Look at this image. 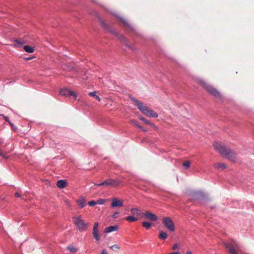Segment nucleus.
I'll return each mask as SVG.
<instances>
[{"label":"nucleus","mask_w":254,"mask_h":254,"mask_svg":"<svg viewBox=\"0 0 254 254\" xmlns=\"http://www.w3.org/2000/svg\"><path fill=\"white\" fill-rule=\"evenodd\" d=\"M131 100L133 102L135 105L137 106L138 109L145 116L149 117L157 118L158 114L149 107L144 106L142 102H139L138 100L134 97H130Z\"/></svg>","instance_id":"1"},{"label":"nucleus","mask_w":254,"mask_h":254,"mask_svg":"<svg viewBox=\"0 0 254 254\" xmlns=\"http://www.w3.org/2000/svg\"><path fill=\"white\" fill-rule=\"evenodd\" d=\"M72 220L73 224L75 225L78 231L83 232L87 230L88 226L89 225V223L88 222H85L82 219L81 215L73 216L72 217Z\"/></svg>","instance_id":"2"},{"label":"nucleus","mask_w":254,"mask_h":254,"mask_svg":"<svg viewBox=\"0 0 254 254\" xmlns=\"http://www.w3.org/2000/svg\"><path fill=\"white\" fill-rule=\"evenodd\" d=\"M200 84L209 94L216 98H220V93L212 85L203 80L200 81Z\"/></svg>","instance_id":"3"},{"label":"nucleus","mask_w":254,"mask_h":254,"mask_svg":"<svg viewBox=\"0 0 254 254\" xmlns=\"http://www.w3.org/2000/svg\"><path fill=\"white\" fill-rule=\"evenodd\" d=\"M100 22L102 27L108 32L112 33L113 34L116 35L117 37L119 38V39L124 42L125 45L127 47H128L129 48H131V47L128 45L127 43V40L125 38L123 35L120 34L118 32L112 29L106 23H105L102 20L100 19Z\"/></svg>","instance_id":"4"},{"label":"nucleus","mask_w":254,"mask_h":254,"mask_svg":"<svg viewBox=\"0 0 254 254\" xmlns=\"http://www.w3.org/2000/svg\"><path fill=\"white\" fill-rule=\"evenodd\" d=\"M223 246L225 247L230 254H239L238 252L240 250V246L236 241H232L226 243L223 242Z\"/></svg>","instance_id":"5"},{"label":"nucleus","mask_w":254,"mask_h":254,"mask_svg":"<svg viewBox=\"0 0 254 254\" xmlns=\"http://www.w3.org/2000/svg\"><path fill=\"white\" fill-rule=\"evenodd\" d=\"M223 157L232 162H235L236 159L235 153L224 146H223Z\"/></svg>","instance_id":"6"},{"label":"nucleus","mask_w":254,"mask_h":254,"mask_svg":"<svg viewBox=\"0 0 254 254\" xmlns=\"http://www.w3.org/2000/svg\"><path fill=\"white\" fill-rule=\"evenodd\" d=\"M162 223L165 227L171 232L175 231L174 224L171 218L164 217L162 219Z\"/></svg>","instance_id":"7"},{"label":"nucleus","mask_w":254,"mask_h":254,"mask_svg":"<svg viewBox=\"0 0 254 254\" xmlns=\"http://www.w3.org/2000/svg\"><path fill=\"white\" fill-rule=\"evenodd\" d=\"M120 184V182L117 180H114L113 179H108L104 180L103 182L101 183L100 185H102L104 186H112V187H116L118 186Z\"/></svg>","instance_id":"8"},{"label":"nucleus","mask_w":254,"mask_h":254,"mask_svg":"<svg viewBox=\"0 0 254 254\" xmlns=\"http://www.w3.org/2000/svg\"><path fill=\"white\" fill-rule=\"evenodd\" d=\"M60 94L64 96H72L74 100H75L77 97L76 94L74 92L71 91L67 88H63L61 89L60 91Z\"/></svg>","instance_id":"9"},{"label":"nucleus","mask_w":254,"mask_h":254,"mask_svg":"<svg viewBox=\"0 0 254 254\" xmlns=\"http://www.w3.org/2000/svg\"><path fill=\"white\" fill-rule=\"evenodd\" d=\"M124 201L119 199L118 198L115 197L112 199V201L111 204V207H122L123 206Z\"/></svg>","instance_id":"10"},{"label":"nucleus","mask_w":254,"mask_h":254,"mask_svg":"<svg viewBox=\"0 0 254 254\" xmlns=\"http://www.w3.org/2000/svg\"><path fill=\"white\" fill-rule=\"evenodd\" d=\"M99 225V223L97 222H96L93 226V235L94 236V238L97 241H99L100 240V236L98 234V227Z\"/></svg>","instance_id":"11"},{"label":"nucleus","mask_w":254,"mask_h":254,"mask_svg":"<svg viewBox=\"0 0 254 254\" xmlns=\"http://www.w3.org/2000/svg\"><path fill=\"white\" fill-rule=\"evenodd\" d=\"M143 215L146 219L150 220L153 221H156L158 220V217L154 213L146 211L143 213Z\"/></svg>","instance_id":"12"},{"label":"nucleus","mask_w":254,"mask_h":254,"mask_svg":"<svg viewBox=\"0 0 254 254\" xmlns=\"http://www.w3.org/2000/svg\"><path fill=\"white\" fill-rule=\"evenodd\" d=\"M213 145L215 149L218 151L220 155H222V145L219 142L215 141L213 142Z\"/></svg>","instance_id":"13"},{"label":"nucleus","mask_w":254,"mask_h":254,"mask_svg":"<svg viewBox=\"0 0 254 254\" xmlns=\"http://www.w3.org/2000/svg\"><path fill=\"white\" fill-rule=\"evenodd\" d=\"M195 196L196 198L200 200H202L205 198H207V194H205L203 191H198L195 193Z\"/></svg>","instance_id":"14"},{"label":"nucleus","mask_w":254,"mask_h":254,"mask_svg":"<svg viewBox=\"0 0 254 254\" xmlns=\"http://www.w3.org/2000/svg\"><path fill=\"white\" fill-rule=\"evenodd\" d=\"M76 202L79 205V208H82L85 206L86 199L84 197H81L79 199L76 200Z\"/></svg>","instance_id":"15"},{"label":"nucleus","mask_w":254,"mask_h":254,"mask_svg":"<svg viewBox=\"0 0 254 254\" xmlns=\"http://www.w3.org/2000/svg\"><path fill=\"white\" fill-rule=\"evenodd\" d=\"M116 17L118 18L124 24L125 26L128 28L130 30H133V28L129 24L127 20L119 16L118 14H114Z\"/></svg>","instance_id":"16"},{"label":"nucleus","mask_w":254,"mask_h":254,"mask_svg":"<svg viewBox=\"0 0 254 254\" xmlns=\"http://www.w3.org/2000/svg\"><path fill=\"white\" fill-rule=\"evenodd\" d=\"M67 183L64 180H60L57 183V186L60 189H64L67 186Z\"/></svg>","instance_id":"17"},{"label":"nucleus","mask_w":254,"mask_h":254,"mask_svg":"<svg viewBox=\"0 0 254 254\" xmlns=\"http://www.w3.org/2000/svg\"><path fill=\"white\" fill-rule=\"evenodd\" d=\"M118 229V226L117 225L114 226H110L107 227L105 230L104 232L106 233H110L113 231H117Z\"/></svg>","instance_id":"18"},{"label":"nucleus","mask_w":254,"mask_h":254,"mask_svg":"<svg viewBox=\"0 0 254 254\" xmlns=\"http://www.w3.org/2000/svg\"><path fill=\"white\" fill-rule=\"evenodd\" d=\"M131 213L137 216H140L141 214V211L137 208H133L130 209Z\"/></svg>","instance_id":"19"},{"label":"nucleus","mask_w":254,"mask_h":254,"mask_svg":"<svg viewBox=\"0 0 254 254\" xmlns=\"http://www.w3.org/2000/svg\"><path fill=\"white\" fill-rule=\"evenodd\" d=\"M167 237H168L167 234L165 232L163 231H161L158 235V237L159 239L164 240L166 239Z\"/></svg>","instance_id":"20"},{"label":"nucleus","mask_w":254,"mask_h":254,"mask_svg":"<svg viewBox=\"0 0 254 254\" xmlns=\"http://www.w3.org/2000/svg\"><path fill=\"white\" fill-rule=\"evenodd\" d=\"M23 49L26 52L28 53H32L34 51V50L33 48L28 45L24 46Z\"/></svg>","instance_id":"21"},{"label":"nucleus","mask_w":254,"mask_h":254,"mask_svg":"<svg viewBox=\"0 0 254 254\" xmlns=\"http://www.w3.org/2000/svg\"><path fill=\"white\" fill-rule=\"evenodd\" d=\"M126 220L128 222L136 221L138 219L133 215L127 216L126 218Z\"/></svg>","instance_id":"22"},{"label":"nucleus","mask_w":254,"mask_h":254,"mask_svg":"<svg viewBox=\"0 0 254 254\" xmlns=\"http://www.w3.org/2000/svg\"><path fill=\"white\" fill-rule=\"evenodd\" d=\"M89 95L90 96L94 97L97 101H101V98H100V97L98 95H96V91L91 92L89 93Z\"/></svg>","instance_id":"23"},{"label":"nucleus","mask_w":254,"mask_h":254,"mask_svg":"<svg viewBox=\"0 0 254 254\" xmlns=\"http://www.w3.org/2000/svg\"><path fill=\"white\" fill-rule=\"evenodd\" d=\"M139 119L147 125H149L151 127L154 126V125L153 124L151 123L149 121L147 120L144 117H139Z\"/></svg>","instance_id":"24"},{"label":"nucleus","mask_w":254,"mask_h":254,"mask_svg":"<svg viewBox=\"0 0 254 254\" xmlns=\"http://www.w3.org/2000/svg\"><path fill=\"white\" fill-rule=\"evenodd\" d=\"M151 225L152 224L151 223L148 222H143L142 223V226L145 228L146 229H149Z\"/></svg>","instance_id":"25"},{"label":"nucleus","mask_w":254,"mask_h":254,"mask_svg":"<svg viewBox=\"0 0 254 254\" xmlns=\"http://www.w3.org/2000/svg\"><path fill=\"white\" fill-rule=\"evenodd\" d=\"M67 250L72 253H75L77 252V249L71 246L67 247Z\"/></svg>","instance_id":"26"},{"label":"nucleus","mask_w":254,"mask_h":254,"mask_svg":"<svg viewBox=\"0 0 254 254\" xmlns=\"http://www.w3.org/2000/svg\"><path fill=\"white\" fill-rule=\"evenodd\" d=\"M14 42L20 45H24L25 43L24 41L21 39H15L14 40Z\"/></svg>","instance_id":"27"},{"label":"nucleus","mask_w":254,"mask_h":254,"mask_svg":"<svg viewBox=\"0 0 254 254\" xmlns=\"http://www.w3.org/2000/svg\"><path fill=\"white\" fill-rule=\"evenodd\" d=\"M183 166L185 169H188L190 167V163L189 161H185L183 163Z\"/></svg>","instance_id":"28"},{"label":"nucleus","mask_w":254,"mask_h":254,"mask_svg":"<svg viewBox=\"0 0 254 254\" xmlns=\"http://www.w3.org/2000/svg\"><path fill=\"white\" fill-rule=\"evenodd\" d=\"M106 201V199L100 198L96 201L97 204H103Z\"/></svg>","instance_id":"29"},{"label":"nucleus","mask_w":254,"mask_h":254,"mask_svg":"<svg viewBox=\"0 0 254 254\" xmlns=\"http://www.w3.org/2000/svg\"><path fill=\"white\" fill-rule=\"evenodd\" d=\"M110 249L115 251L120 249V247L118 245H114L110 247Z\"/></svg>","instance_id":"30"},{"label":"nucleus","mask_w":254,"mask_h":254,"mask_svg":"<svg viewBox=\"0 0 254 254\" xmlns=\"http://www.w3.org/2000/svg\"><path fill=\"white\" fill-rule=\"evenodd\" d=\"M9 125L10 126L11 129L14 131H16L17 128L14 126V125L12 123H9Z\"/></svg>","instance_id":"31"},{"label":"nucleus","mask_w":254,"mask_h":254,"mask_svg":"<svg viewBox=\"0 0 254 254\" xmlns=\"http://www.w3.org/2000/svg\"><path fill=\"white\" fill-rule=\"evenodd\" d=\"M88 204L90 206H93L97 204V203H96V201L92 200V201H89L88 203Z\"/></svg>","instance_id":"32"},{"label":"nucleus","mask_w":254,"mask_h":254,"mask_svg":"<svg viewBox=\"0 0 254 254\" xmlns=\"http://www.w3.org/2000/svg\"><path fill=\"white\" fill-rule=\"evenodd\" d=\"M214 167L215 168L219 169L222 167V163H217L214 164Z\"/></svg>","instance_id":"33"},{"label":"nucleus","mask_w":254,"mask_h":254,"mask_svg":"<svg viewBox=\"0 0 254 254\" xmlns=\"http://www.w3.org/2000/svg\"><path fill=\"white\" fill-rule=\"evenodd\" d=\"M0 116H2V117L4 118V120H5V122H6L8 123V124H9V123H11V122L9 121V118H8V117H7V116H4L3 115H0Z\"/></svg>","instance_id":"34"},{"label":"nucleus","mask_w":254,"mask_h":254,"mask_svg":"<svg viewBox=\"0 0 254 254\" xmlns=\"http://www.w3.org/2000/svg\"><path fill=\"white\" fill-rule=\"evenodd\" d=\"M119 214V213L118 212H115V213L113 214V215H112V217H113V218H117V216H118V215Z\"/></svg>","instance_id":"35"},{"label":"nucleus","mask_w":254,"mask_h":254,"mask_svg":"<svg viewBox=\"0 0 254 254\" xmlns=\"http://www.w3.org/2000/svg\"><path fill=\"white\" fill-rule=\"evenodd\" d=\"M15 196L16 197H21V196L20 195V193L18 192H16L15 193Z\"/></svg>","instance_id":"36"},{"label":"nucleus","mask_w":254,"mask_h":254,"mask_svg":"<svg viewBox=\"0 0 254 254\" xmlns=\"http://www.w3.org/2000/svg\"><path fill=\"white\" fill-rule=\"evenodd\" d=\"M178 248V245L177 244H175L172 247L173 250H176Z\"/></svg>","instance_id":"37"},{"label":"nucleus","mask_w":254,"mask_h":254,"mask_svg":"<svg viewBox=\"0 0 254 254\" xmlns=\"http://www.w3.org/2000/svg\"><path fill=\"white\" fill-rule=\"evenodd\" d=\"M101 254H108L105 250H103L101 252Z\"/></svg>","instance_id":"38"},{"label":"nucleus","mask_w":254,"mask_h":254,"mask_svg":"<svg viewBox=\"0 0 254 254\" xmlns=\"http://www.w3.org/2000/svg\"><path fill=\"white\" fill-rule=\"evenodd\" d=\"M133 123H134V125L138 127V126H139V125L136 122H134V121H132Z\"/></svg>","instance_id":"39"},{"label":"nucleus","mask_w":254,"mask_h":254,"mask_svg":"<svg viewBox=\"0 0 254 254\" xmlns=\"http://www.w3.org/2000/svg\"><path fill=\"white\" fill-rule=\"evenodd\" d=\"M100 184H101V183H99V184L94 183V185L95 186H102V185H100Z\"/></svg>","instance_id":"40"},{"label":"nucleus","mask_w":254,"mask_h":254,"mask_svg":"<svg viewBox=\"0 0 254 254\" xmlns=\"http://www.w3.org/2000/svg\"><path fill=\"white\" fill-rule=\"evenodd\" d=\"M169 254H179V253L178 252H173V253H171Z\"/></svg>","instance_id":"41"},{"label":"nucleus","mask_w":254,"mask_h":254,"mask_svg":"<svg viewBox=\"0 0 254 254\" xmlns=\"http://www.w3.org/2000/svg\"><path fill=\"white\" fill-rule=\"evenodd\" d=\"M186 254H192V253L190 251H188Z\"/></svg>","instance_id":"42"},{"label":"nucleus","mask_w":254,"mask_h":254,"mask_svg":"<svg viewBox=\"0 0 254 254\" xmlns=\"http://www.w3.org/2000/svg\"><path fill=\"white\" fill-rule=\"evenodd\" d=\"M65 202H66V204H67V205H68V206H69V205H70V204H69V202L67 200H66V201H65Z\"/></svg>","instance_id":"43"},{"label":"nucleus","mask_w":254,"mask_h":254,"mask_svg":"<svg viewBox=\"0 0 254 254\" xmlns=\"http://www.w3.org/2000/svg\"><path fill=\"white\" fill-rule=\"evenodd\" d=\"M223 169L227 168V166L224 163H223Z\"/></svg>","instance_id":"44"},{"label":"nucleus","mask_w":254,"mask_h":254,"mask_svg":"<svg viewBox=\"0 0 254 254\" xmlns=\"http://www.w3.org/2000/svg\"><path fill=\"white\" fill-rule=\"evenodd\" d=\"M138 128H140V129H141V130H142V129H143V128H142V127L141 126H139H139H138Z\"/></svg>","instance_id":"45"},{"label":"nucleus","mask_w":254,"mask_h":254,"mask_svg":"<svg viewBox=\"0 0 254 254\" xmlns=\"http://www.w3.org/2000/svg\"><path fill=\"white\" fill-rule=\"evenodd\" d=\"M138 128H140V129H141V130H142V129H143V128H142V127L141 126H139H139H138Z\"/></svg>","instance_id":"46"},{"label":"nucleus","mask_w":254,"mask_h":254,"mask_svg":"<svg viewBox=\"0 0 254 254\" xmlns=\"http://www.w3.org/2000/svg\"><path fill=\"white\" fill-rule=\"evenodd\" d=\"M138 128H140V129H141V130H142V129H143V128H142V127L141 126H139H139H138Z\"/></svg>","instance_id":"47"},{"label":"nucleus","mask_w":254,"mask_h":254,"mask_svg":"<svg viewBox=\"0 0 254 254\" xmlns=\"http://www.w3.org/2000/svg\"><path fill=\"white\" fill-rule=\"evenodd\" d=\"M142 130L143 131H147V129H142Z\"/></svg>","instance_id":"48"},{"label":"nucleus","mask_w":254,"mask_h":254,"mask_svg":"<svg viewBox=\"0 0 254 254\" xmlns=\"http://www.w3.org/2000/svg\"><path fill=\"white\" fill-rule=\"evenodd\" d=\"M26 59L27 60H31V58H26Z\"/></svg>","instance_id":"49"},{"label":"nucleus","mask_w":254,"mask_h":254,"mask_svg":"<svg viewBox=\"0 0 254 254\" xmlns=\"http://www.w3.org/2000/svg\"><path fill=\"white\" fill-rule=\"evenodd\" d=\"M22 197V198L23 199H25V198H24L23 196V197Z\"/></svg>","instance_id":"50"}]
</instances>
